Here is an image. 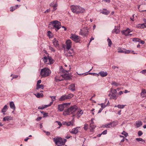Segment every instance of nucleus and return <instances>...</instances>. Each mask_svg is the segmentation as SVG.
<instances>
[{
  "instance_id": "nucleus-1",
  "label": "nucleus",
  "mask_w": 146,
  "mask_h": 146,
  "mask_svg": "<svg viewBox=\"0 0 146 146\" xmlns=\"http://www.w3.org/2000/svg\"><path fill=\"white\" fill-rule=\"evenodd\" d=\"M78 107L76 105L71 106L70 108L65 110L63 112V115L65 116L73 113L77 110Z\"/></svg>"
},
{
  "instance_id": "nucleus-2",
  "label": "nucleus",
  "mask_w": 146,
  "mask_h": 146,
  "mask_svg": "<svg viewBox=\"0 0 146 146\" xmlns=\"http://www.w3.org/2000/svg\"><path fill=\"white\" fill-rule=\"evenodd\" d=\"M70 9L73 12L76 13H82L84 12L85 11V9L78 5H71L70 6Z\"/></svg>"
},
{
  "instance_id": "nucleus-3",
  "label": "nucleus",
  "mask_w": 146,
  "mask_h": 146,
  "mask_svg": "<svg viewBox=\"0 0 146 146\" xmlns=\"http://www.w3.org/2000/svg\"><path fill=\"white\" fill-rule=\"evenodd\" d=\"M51 71L47 68H44L41 69L40 74L42 78L49 76L51 73Z\"/></svg>"
},
{
  "instance_id": "nucleus-4",
  "label": "nucleus",
  "mask_w": 146,
  "mask_h": 146,
  "mask_svg": "<svg viewBox=\"0 0 146 146\" xmlns=\"http://www.w3.org/2000/svg\"><path fill=\"white\" fill-rule=\"evenodd\" d=\"M53 141L56 144H59L60 145L63 146L66 140L65 139H62L61 137H57L54 138Z\"/></svg>"
},
{
  "instance_id": "nucleus-5",
  "label": "nucleus",
  "mask_w": 146,
  "mask_h": 146,
  "mask_svg": "<svg viewBox=\"0 0 146 146\" xmlns=\"http://www.w3.org/2000/svg\"><path fill=\"white\" fill-rule=\"evenodd\" d=\"M74 95L72 94H69L68 95L64 94L62 96L59 98V101H62L67 99H69L72 98Z\"/></svg>"
},
{
  "instance_id": "nucleus-6",
  "label": "nucleus",
  "mask_w": 146,
  "mask_h": 146,
  "mask_svg": "<svg viewBox=\"0 0 146 146\" xmlns=\"http://www.w3.org/2000/svg\"><path fill=\"white\" fill-rule=\"evenodd\" d=\"M43 61L44 63L46 64H51L54 63V60L50 57L48 56L47 58L46 56H44L43 58Z\"/></svg>"
},
{
  "instance_id": "nucleus-7",
  "label": "nucleus",
  "mask_w": 146,
  "mask_h": 146,
  "mask_svg": "<svg viewBox=\"0 0 146 146\" xmlns=\"http://www.w3.org/2000/svg\"><path fill=\"white\" fill-rule=\"evenodd\" d=\"M70 38L76 43H80L81 40L80 37L75 34H71Z\"/></svg>"
},
{
  "instance_id": "nucleus-8",
  "label": "nucleus",
  "mask_w": 146,
  "mask_h": 146,
  "mask_svg": "<svg viewBox=\"0 0 146 146\" xmlns=\"http://www.w3.org/2000/svg\"><path fill=\"white\" fill-rule=\"evenodd\" d=\"M52 25L55 29L56 31H57L61 28V23L60 22L57 21H55L52 22Z\"/></svg>"
},
{
  "instance_id": "nucleus-9",
  "label": "nucleus",
  "mask_w": 146,
  "mask_h": 146,
  "mask_svg": "<svg viewBox=\"0 0 146 146\" xmlns=\"http://www.w3.org/2000/svg\"><path fill=\"white\" fill-rule=\"evenodd\" d=\"M88 31L87 28H85L80 29L79 32V34L83 36H85L88 35Z\"/></svg>"
},
{
  "instance_id": "nucleus-10",
  "label": "nucleus",
  "mask_w": 146,
  "mask_h": 146,
  "mask_svg": "<svg viewBox=\"0 0 146 146\" xmlns=\"http://www.w3.org/2000/svg\"><path fill=\"white\" fill-rule=\"evenodd\" d=\"M67 52L68 53L65 54V55L66 56H73L74 55V51L73 49H69V50H67Z\"/></svg>"
},
{
  "instance_id": "nucleus-11",
  "label": "nucleus",
  "mask_w": 146,
  "mask_h": 146,
  "mask_svg": "<svg viewBox=\"0 0 146 146\" xmlns=\"http://www.w3.org/2000/svg\"><path fill=\"white\" fill-rule=\"evenodd\" d=\"M108 96L110 97V99L116 100L118 98L117 94H108Z\"/></svg>"
},
{
  "instance_id": "nucleus-12",
  "label": "nucleus",
  "mask_w": 146,
  "mask_h": 146,
  "mask_svg": "<svg viewBox=\"0 0 146 146\" xmlns=\"http://www.w3.org/2000/svg\"><path fill=\"white\" fill-rule=\"evenodd\" d=\"M131 32L129 28L127 29L126 30L122 31L121 33L123 34L126 36L130 35L129 33Z\"/></svg>"
},
{
  "instance_id": "nucleus-13",
  "label": "nucleus",
  "mask_w": 146,
  "mask_h": 146,
  "mask_svg": "<svg viewBox=\"0 0 146 146\" xmlns=\"http://www.w3.org/2000/svg\"><path fill=\"white\" fill-rule=\"evenodd\" d=\"M66 49L69 50L70 49L72 46L71 41L70 40H68L66 42Z\"/></svg>"
},
{
  "instance_id": "nucleus-14",
  "label": "nucleus",
  "mask_w": 146,
  "mask_h": 146,
  "mask_svg": "<svg viewBox=\"0 0 146 146\" xmlns=\"http://www.w3.org/2000/svg\"><path fill=\"white\" fill-rule=\"evenodd\" d=\"M53 42L54 46L56 48L58 47L59 46V44H58V41L56 38H54L53 40Z\"/></svg>"
},
{
  "instance_id": "nucleus-15",
  "label": "nucleus",
  "mask_w": 146,
  "mask_h": 146,
  "mask_svg": "<svg viewBox=\"0 0 146 146\" xmlns=\"http://www.w3.org/2000/svg\"><path fill=\"white\" fill-rule=\"evenodd\" d=\"M80 127H76L72 129V131H70V133L73 134H76L78 132V129Z\"/></svg>"
},
{
  "instance_id": "nucleus-16",
  "label": "nucleus",
  "mask_w": 146,
  "mask_h": 146,
  "mask_svg": "<svg viewBox=\"0 0 146 146\" xmlns=\"http://www.w3.org/2000/svg\"><path fill=\"white\" fill-rule=\"evenodd\" d=\"M68 89L72 91L75 90V84H73L70 85L68 87Z\"/></svg>"
},
{
  "instance_id": "nucleus-17",
  "label": "nucleus",
  "mask_w": 146,
  "mask_h": 146,
  "mask_svg": "<svg viewBox=\"0 0 146 146\" xmlns=\"http://www.w3.org/2000/svg\"><path fill=\"white\" fill-rule=\"evenodd\" d=\"M13 119V118L11 116H7L3 118V121H8L10 120H12Z\"/></svg>"
},
{
  "instance_id": "nucleus-18",
  "label": "nucleus",
  "mask_w": 146,
  "mask_h": 146,
  "mask_svg": "<svg viewBox=\"0 0 146 146\" xmlns=\"http://www.w3.org/2000/svg\"><path fill=\"white\" fill-rule=\"evenodd\" d=\"M136 27L138 28H146L145 23L139 24L136 26Z\"/></svg>"
},
{
  "instance_id": "nucleus-19",
  "label": "nucleus",
  "mask_w": 146,
  "mask_h": 146,
  "mask_svg": "<svg viewBox=\"0 0 146 146\" xmlns=\"http://www.w3.org/2000/svg\"><path fill=\"white\" fill-rule=\"evenodd\" d=\"M99 74L102 77H105L108 75V73L107 72H104L103 71H100L99 72Z\"/></svg>"
},
{
  "instance_id": "nucleus-20",
  "label": "nucleus",
  "mask_w": 146,
  "mask_h": 146,
  "mask_svg": "<svg viewBox=\"0 0 146 146\" xmlns=\"http://www.w3.org/2000/svg\"><path fill=\"white\" fill-rule=\"evenodd\" d=\"M9 105L10 106V108L15 110V104L13 102H11L9 103Z\"/></svg>"
},
{
  "instance_id": "nucleus-21",
  "label": "nucleus",
  "mask_w": 146,
  "mask_h": 146,
  "mask_svg": "<svg viewBox=\"0 0 146 146\" xmlns=\"http://www.w3.org/2000/svg\"><path fill=\"white\" fill-rule=\"evenodd\" d=\"M118 52L119 53H124L125 54H126L129 53V50H127L125 51L122 50L121 48H119L118 49Z\"/></svg>"
},
{
  "instance_id": "nucleus-22",
  "label": "nucleus",
  "mask_w": 146,
  "mask_h": 146,
  "mask_svg": "<svg viewBox=\"0 0 146 146\" xmlns=\"http://www.w3.org/2000/svg\"><path fill=\"white\" fill-rule=\"evenodd\" d=\"M112 32L113 33H115L116 34H118L119 33V29L117 27H115V29L113 30Z\"/></svg>"
},
{
  "instance_id": "nucleus-23",
  "label": "nucleus",
  "mask_w": 146,
  "mask_h": 146,
  "mask_svg": "<svg viewBox=\"0 0 146 146\" xmlns=\"http://www.w3.org/2000/svg\"><path fill=\"white\" fill-rule=\"evenodd\" d=\"M141 95L142 97H146V90L145 89L142 90Z\"/></svg>"
},
{
  "instance_id": "nucleus-24",
  "label": "nucleus",
  "mask_w": 146,
  "mask_h": 146,
  "mask_svg": "<svg viewBox=\"0 0 146 146\" xmlns=\"http://www.w3.org/2000/svg\"><path fill=\"white\" fill-rule=\"evenodd\" d=\"M135 123L137 127V128L139 127L142 125V121H136Z\"/></svg>"
},
{
  "instance_id": "nucleus-25",
  "label": "nucleus",
  "mask_w": 146,
  "mask_h": 146,
  "mask_svg": "<svg viewBox=\"0 0 146 146\" xmlns=\"http://www.w3.org/2000/svg\"><path fill=\"white\" fill-rule=\"evenodd\" d=\"M58 110L60 111H63L64 108L62 105L60 104L58 106Z\"/></svg>"
},
{
  "instance_id": "nucleus-26",
  "label": "nucleus",
  "mask_w": 146,
  "mask_h": 146,
  "mask_svg": "<svg viewBox=\"0 0 146 146\" xmlns=\"http://www.w3.org/2000/svg\"><path fill=\"white\" fill-rule=\"evenodd\" d=\"M50 106V104H48V105H44V106H41L38 107V109L40 110H42L44 109V108H46Z\"/></svg>"
},
{
  "instance_id": "nucleus-27",
  "label": "nucleus",
  "mask_w": 146,
  "mask_h": 146,
  "mask_svg": "<svg viewBox=\"0 0 146 146\" xmlns=\"http://www.w3.org/2000/svg\"><path fill=\"white\" fill-rule=\"evenodd\" d=\"M62 76L64 77L65 79L69 80L70 79V77L68 75V74H67L66 73H65L63 75H62Z\"/></svg>"
},
{
  "instance_id": "nucleus-28",
  "label": "nucleus",
  "mask_w": 146,
  "mask_h": 146,
  "mask_svg": "<svg viewBox=\"0 0 146 146\" xmlns=\"http://www.w3.org/2000/svg\"><path fill=\"white\" fill-rule=\"evenodd\" d=\"M101 13L104 14L108 15L110 13V12L106 9H104Z\"/></svg>"
},
{
  "instance_id": "nucleus-29",
  "label": "nucleus",
  "mask_w": 146,
  "mask_h": 146,
  "mask_svg": "<svg viewBox=\"0 0 146 146\" xmlns=\"http://www.w3.org/2000/svg\"><path fill=\"white\" fill-rule=\"evenodd\" d=\"M74 121L72 120L68 122H66V125L67 126H73Z\"/></svg>"
},
{
  "instance_id": "nucleus-30",
  "label": "nucleus",
  "mask_w": 146,
  "mask_h": 146,
  "mask_svg": "<svg viewBox=\"0 0 146 146\" xmlns=\"http://www.w3.org/2000/svg\"><path fill=\"white\" fill-rule=\"evenodd\" d=\"M117 124L118 122L117 121H113L112 122L110 123L111 127L115 126Z\"/></svg>"
},
{
  "instance_id": "nucleus-31",
  "label": "nucleus",
  "mask_w": 146,
  "mask_h": 146,
  "mask_svg": "<svg viewBox=\"0 0 146 146\" xmlns=\"http://www.w3.org/2000/svg\"><path fill=\"white\" fill-rule=\"evenodd\" d=\"M7 106L5 105L1 110L2 113H5L7 111Z\"/></svg>"
},
{
  "instance_id": "nucleus-32",
  "label": "nucleus",
  "mask_w": 146,
  "mask_h": 146,
  "mask_svg": "<svg viewBox=\"0 0 146 146\" xmlns=\"http://www.w3.org/2000/svg\"><path fill=\"white\" fill-rule=\"evenodd\" d=\"M83 113V111L82 110L80 111H78L77 112L76 114L77 116L79 117Z\"/></svg>"
},
{
  "instance_id": "nucleus-33",
  "label": "nucleus",
  "mask_w": 146,
  "mask_h": 146,
  "mask_svg": "<svg viewBox=\"0 0 146 146\" xmlns=\"http://www.w3.org/2000/svg\"><path fill=\"white\" fill-rule=\"evenodd\" d=\"M94 123H91L90 124V131H92L91 129L93 130L96 127V126L94 125L93 124Z\"/></svg>"
},
{
  "instance_id": "nucleus-34",
  "label": "nucleus",
  "mask_w": 146,
  "mask_h": 146,
  "mask_svg": "<svg viewBox=\"0 0 146 146\" xmlns=\"http://www.w3.org/2000/svg\"><path fill=\"white\" fill-rule=\"evenodd\" d=\"M71 104L70 103H64L62 104L64 107V108H67Z\"/></svg>"
},
{
  "instance_id": "nucleus-35",
  "label": "nucleus",
  "mask_w": 146,
  "mask_h": 146,
  "mask_svg": "<svg viewBox=\"0 0 146 146\" xmlns=\"http://www.w3.org/2000/svg\"><path fill=\"white\" fill-rule=\"evenodd\" d=\"M40 88L43 89L44 88V85L42 84H38V83H37V90Z\"/></svg>"
},
{
  "instance_id": "nucleus-36",
  "label": "nucleus",
  "mask_w": 146,
  "mask_h": 146,
  "mask_svg": "<svg viewBox=\"0 0 146 146\" xmlns=\"http://www.w3.org/2000/svg\"><path fill=\"white\" fill-rule=\"evenodd\" d=\"M110 125V123L106 124L105 125H102V127H106V128H111Z\"/></svg>"
},
{
  "instance_id": "nucleus-37",
  "label": "nucleus",
  "mask_w": 146,
  "mask_h": 146,
  "mask_svg": "<svg viewBox=\"0 0 146 146\" xmlns=\"http://www.w3.org/2000/svg\"><path fill=\"white\" fill-rule=\"evenodd\" d=\"M111 94H117L116 90L113 89L112 88H111Z\"/></svg>"
},
{
  "instance_id": "nucleus-38",
  "label": "nucleus",
  "mask_w": 146,
  "mask_h": 146,
  "mask_svg": "<svg viewBox=\"0 0 146 146\" xmlns=\"http://www.w3.org/2000/svg\"><path fill=\"white\" fill-rule=\"evenodd\" d=\"M58 4L57 2L55 3L54 5L52 7H53V10L52 11H55L57 9V7L58 6Z\"/></svg>"
},
{
  "instance_id": "nucleus-39",
  "label": "nucleus",
  "mask_w": 146,
  "mask_h": 146,
  "mask_svg": "<svg viewBox=\"0 0 146 146\" xmlns=\"http://www.w3.org/2000/svg\"><path fill=\"white\" fill-rule=\"evenodd\" d=\"M125 105H118L117 106H115V107H117L119 108L122 109L123 108Z\"/></svg>"
},
{
  "instance_id": "nucleus-40",
  "label": "nucleus",
  "mask_w": 146,
  "mask_h": 146,
  "mask_svg": "<svg viewBox=\"0 0 146 146\" xmlns=\"http://www.w3.org/2000/svg\"><path fill=\"white\" fill-rule=\"evenodd\" d=\"M107 41L108 42V45L109 46H110L112 43V42L110 39L108 38L107 40Z\"/></svg>"
},
{
  "instance_id": "nucleus-41",
  "label": "nucleus",
  "mask_w": 146,
  "mask_h": 146,
  "mask_svg": "<svg viewBox=\"0 0 146 146\" xmlns=\"http://www.w3.org/2000/svg\"><path fill=\"white\" fill-rule=\"evenodd\" d=\"M43 96V94L42 93H37V98H40Z\"/></svg>"
},
{
  "instance_id": "nucleus-42",
  "label": "nucleus",
  "mask_w": 146,
  "mask_h": 146,
  "mask_svg": "<svg viewBox=\"0 0 146 146\" xmlns=\"http://www.w3.org/2000/svg\"><path fill=\"white\" fill-rule=\"evenodd\" d=\"M111 84L112 85H113V86H119V84L118 83H117L113 81L112 82Z\"/></svg>"
},
{
  "instance_id": "nucleus-43",
  "label": "nucleus",
  "mask_w": 146,
  "mask_h": 146,
  "mask_svg": "<svg viewBox=\"0 0 146 146\" xmlns=\"http://www.w3.org/2000/svg\"><path fill=\"white\" fill-rule=\"evenodd\" d=\"M132 40L134 42H140V39L138 38H134Z\"/></svg>"
},
{
  "instance_id": "nucleus-44",
  "label": "nucleus",
  "mask_w": 146,
  "mask_h": 146,
  "mask_svg": "<svg viewBox=\"0 0 146 146\" xmlns=\"http://www.w3.org/2000/svg\"><path fill=\"white\" fill-rule=\"evenodd\" d=\"M136 139L138 141H142L145 142V141L141 138H137Z\"/></svg>"
},
{
  "instance_id": "nucleus-45",
  "label": "nucleus",
  "mask_w": 146,
  "mask_h": 146,
  "mask_svg": "<svg viewBox=\"0 0 146 146\" xmlns=\"http://www.w3.org/2000/svg\"><path fill=\"white\" fill-rule=\"evenodd\" d=\"M88 125L87 124H86L84 125V129L85 130H86L88 129Z\"/></svg>"
},
{
  "instance_id": "nucleus-46",
  "label": "nucleus",
  "mask_w": 146,
  "mask_h": 146,
  "mask_svg": "<svg viewBox=\"0 0 146 146\" xmlns=\"http://www.w3.org/2000/svg\"><path fill=\"white\" fill-rule=\"evenodd\" d=\"M40 111L41 112V113H43V115H44V116H43L44 117L48 116V113H44V112L43 111Z\"/></svg>"
},
{
  "instance_id": "nucleus-47",
  "label": "nucleus",
  "mask_w": 146,
  "mask_h": 146,
  "mask_svg": "<svg viewBox=\"0 0 146 146\" xmlns=\"http://www.w3.org/2000/svg\"><path fill=\"white\" fill-rule=\"evenodd\" d=\"M61 70L62 71V72L63 73H65V72L66 73H68L69 71L67 70H64L63 68L61 69Z\"/></svg>"
},
{
  "instance_id": "nucleus-48",
  "label": "nucleus",
  "mask_w": 146,
  "mask_h": 146,
  "mask_svg": "<svg viewBox=\"0 0 146 146\" xmlns=\"http://www.w3.org/2000/svg\"><path fill=\"white\" fill-rule=\"evenodd\" d=\"M50 98L52 99V101H54L56 100L55 96H50Z\"/></svg>"
},
{
  "instance_id": "nucleus-49",
  "label": "nucleus",
  "mask_w": 146,
  "mask_h": 146,
  "mask_svg": "<svg viewBox=\"0 0 146 146\" xmlns=\"http://www.w3.org/2000/svg\"><path fill=\"white\" fill-rule=\"evenodd\" d=\"M55 80L56 82H58L59 81H61L62 80H60L58 78V77L56 76L55 78Z\"/></svg>"
},
{
  "instance_id": "nucleus-50",
  "label": "nucleus",
  "mask_w": 146,
  "mask_h": 146,
  "mask_svg": "<svg viewBox=\"0 0 146 146\" xmlns=\"http://www.w3.org/2000/svg\"><path fill=\"white\" fill-rule=\"evenodd\" d=\"M100 105L101 106L102 108H105L106 106V105L105 104H104L103 103H102L100 104Z\"/></svg>"
},
{
  "instance_id": "nucleus-51",
  "label": "nucleus",
  "mask_w": 146,
  "mask_h": 146,
  "mask_svg": "<svg viewBox=\"0 0 146 146\" xmlns=\"http://www.w3.org/2000/svg\"><path fill=\"white\" fill-rule=\"evenodd\" d=\"M16 9L15 8V6H14L11 7L10 10L11 11H13Z\"/></svg>"
},
{
  "instance_id": "nucleus-52",
  "label": "nucleus",
  "mask_w": 146,
  "mask_h": 146,
  "mask_svg": "<svg viewBox=\"0 0 146 146\" xmlns=\"http://www.w3.org/2000/svg\"><path fill=\"white\" fill-rule=\"evenodd\" d=\"M55 122L57 123L58 125L60 126L58 127L59 128L62 125V124L60 122L58 121H55Z\"/></svg>"
},
{
  "instance_id": "nucleus-53",
  "label": "nucleus",
  "mask_w": 146,
  "mask_h": 146,
  "mask_svg": "<svg viewBox=\"0 0 146 146\" xmlns=\"http://www.w3.org/2000/svg\"><path fill=\"white\" fill-rule=\"evenodd\" d=\"M141 73L146 75V70H144L141 72Z\"/></svg>"
},
{
  "instance_id": "nucleus-54",
  "label": "nucleus",
  "mask_w": 146,
  "mask_h": 146,
  "mask_svg": "<svg viewBox=\"0 0 146 146\" xmlns=\"http://www.w3.org/2000/svg\"><path fill=\"white\" fill-rule=\"evenodd\" d=\"M138 134L139 136H140L142 135L143 133L141 131H138Z\"/></svg>"
},
{
  "instance_id": "nucleus-55",
  "label": "nucleus",
  "mask_w": 146,
  "mask_h": 146,
  "mask_svg": "<svg viewBox=\"0 0 146 146\" xmlns=\"http://www.w3.org/2000/svg\"><path fill=\"white\" fill-rule=\"evenodd\" d=\"M49 48L50 50L54 52L55 51V49L53 47L51 46H49Z\"/></svg>"
},
{
  "instance_id": "nucleus-56",
  "label": "nucleus",
  "mask_w": 146,
  "mask_h": 146,
  "mask_svg": "<svg viewBox=\"0 0 146 146\" xmlns=\"http://www.w3.org/2000/svg\"><path fill=\"white\" fill-rule=\"evenodd\" d=\"M122 134L124 135L126 137H127L128 136V133H126L125 131H123L122 133Z\"/></svg>"
},
{
  "instance_id": "nucleus-57",
  "label": "nucleus",
  "mask_w": 146,
  "mask_h": 146,
  "mask_svg": "<svg viewBox=\"0 0 146 146\" xmlns=\"http://www.w3.org/2000/svg\"><path fill=\"white\" fill-rule=\"evenodd\" d=\"M107 130H106L104 131L102 133V134L105 135L107 133Z\"/></svg>"
},
{
  "instance_id": "nucleus-58",
  "label": "nucleus",
  "mask_w": 146,
  "mask_h": 146,
  "mask_svg": "<svg viewBox=\"0 0 146 146\" xmlns=\"http://www.w3.org/2000/svg\"><path fill=\"white\" fill-rule=\"evenodd\" d=\"M18 76L17 75H13V77L11 79V80H12L14 78H17L18 77Z\"/></svg>"
},
{
  "instance_id": "nucleus-59",
  "label": "nucleus",
  "mask_w": 146,
  "mask_h": 146,
  "mask_svg": "<svg viewBox=\"0 0 146 146\" xmlns=\"http://www.w3.org/2000/svg\"><path fill=\"white\" fill-rule=\"evenodd\" d=\"M50 11V9H47L45 11H44V13H47L49 12Z\"/></svg>"
},
{
  "instance_id": "nucleus-60",
  "label": "nucleus",
  "mask_w": 146,
  "mask_h": 146,
  "mask_svg": "<svg viewBox=\"0 0 146 146\" xmlns=\"http://www.w3.org/2000/svg\"><path fill=\"white\" fill-rule=\"evenodd\" d=\"M139 42H140V43L142 44H144L145 43V42L143 40H140Z\"/></svg>"
},
{
  "instance_id": "nucleus-61",
  "label": "nucleus",
  "mask_w": 146,
  "mask_h": 146,
  "mask_svg": "<svg viewBox=\"0 0 146 146\" xmlns=\"http://www.w3.org/2000/svg\"><path fill=\"white\" fill-rule=\"evenodd\" d=\"M54 4L55 3L54 2H52L50 4V6L51 7H52Z\"/></svg>"
},
{
  "instance_id": "nucleus-62",
  "label": "nucleus",
  "mask_w": 146,
  "mask_h": 146,
  "mask_svg": "<svg viewBox=\"0 0 146 146\" xmlns=\"http://www.w3.org/2000/svg\"><path fill=\"white\" fill-rule=\"evenodd\" d=\"M41 80H38L37 81V83H38V84H40L41 82Z\"/></svg>"
},
{
  "instance_id": "nucleus-63",
  "label": "nucleus",
  "mask_w": 146,
  "mask_h": 146,
  "mask_svg": "<svg viewBox=\"0 0 146 146\" xmlns=\"http://www.w3.org/2000/svg\"><path fill=\"white\" fill-rule=\"evenodd\" d=\"M123 92L122 91H120L119 93V94L120 95H121L122 94H123Z\"/></svg>"
},
{
  "instance_id": "nucleus-64",
  "label": "nucleus",
  "mask_w": 146,
  "mask_h": 146,
  "mask_svg": "<svg viewBox=\"0 0 146 146\" xmlns=\"http://www.w3.org/2000/svg\"><path fill=\"white\" fill-rule=\"evenodd\" d=\"M143 20L145 23V25L146 26V19H143Z\"/></svg>"
}]
</instances>
